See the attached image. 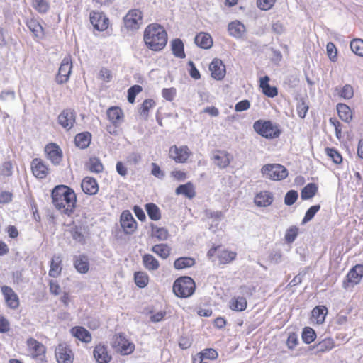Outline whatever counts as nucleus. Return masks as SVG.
<instances>
[{
	"instance_id": "45",
	"label": "nucleus",
	"mask_w": 363,
	"mask_h": 363,
	"mask_svg": "<svg viewBox=\"0 0 363 363\" xmlns=\"http://www.w3.org/2000/svg\"><path fill=\"white\" fill-rule=\"evenodd\" d=\"M316 334L315 330L310 328L306 327L302 332V340L306 344H310L315 340Z\"/></svg>"
},
{
	"instance_id": "22",
	"label": "nucleus",
	"mask_w": 363,
	"mask_h": 363,
	"mask_svg": "<svg viewBox=\"0 0 363 363\" xmlns=\"http://www.w3.org/2000/svg\"><path fill=\"white\" fill-rule=\"evenodd\" d=\"M107 116L114 125H120L123 120V111L117 106H112L107 110Z\"/></svg>"
},
{
	"instance_id": "41",
	"label": "nucleus",
	"mask_w": 363,
	"mask_h": 363,
	"mask_svg": "<svg viewBox=\"0 0 363 363\" xmlns=\"http://www.w3.org/2000/svg\"><path fill=\"white\" fill-rule=\"evenodd\" d=\"M152 251L162 259H166L170 254V249L166 244L155 245L152 247Z\"/></svg>"
},
{
	"instance_id": "62",
	"label": "nucleus",
	"mask_w": 363,
	"mask_h": 363,
	"mask_svg": "<svg viewBox=\"0 0 363 363\" xmlns=\"http://www.w3.org/2000/svg\"><path fill=\"white\" fill-rule=\"evenodd\" d=\"M276 0H257V6L264 11L269 10L274 5Z\"/></svg>"
},
{
	"instance_id": "39",
	"label": "nucleus",
	"mask_w": 363,
	"mask_h": 363,
	"mask_svg": "<svg viewBox=\"0 0 363 363\" xmlns=\"http://www.w3.org/2000/svg\"><path fill=\"white\" fill-rule=\"evenodd\" d=\"M318 191L316 184L310 183L307 184L301 192V197L303 200L309 199L315 196Z\"/></svg>"
},
{
	"instance_id": "12",
	"label": "nucleus",
	"mask_w": 363,
	"mask_h": 363,
	"mask_svg": "<svg viewBox=\"0 0 363 363\" xmlns=\"http://www.w3.org/2000/svg\"><path fill=\"white\" fill-rule=\"evenodd\" d=\"M55 357L58 363H72L73 353L65 343H60L55 349Z\"/></svg>"
},
{
	"instance_id": "35",
	"label": "nucleus",
	"mask_w": 363,
	"mask_h": 363,
	"mask_svg": "<svg viewBox=\"0 0 363 363\" xmlns=\"http://www.w3.org/2000/svg\"><path fill=\"white\" fill-rule=\"evenodd\" d=\"M195 264V259L192 257H179L174 261V266L177 269H183L191 267Z\"/></svg>"
},
{
	"instance_id": "43",
	"label": "nucleus",
	"mask_w": 363,
	"mask_h": 363,
	"mask_svg": "<svg viewBox=\"0 0 363 363\" xmlns=\"http://www.w3.org/2000/svg\"><path fill=\"white\" fill-rule=\"evenodd\" d=\"M146 211L148 216L153 220H158L161 218L159 208L154 203H147L146 205Z\"/></svg>"
},
{
	"instance_id": "38",
	"label": "nucleus",
	"mask_w": 363,
	"mask_h": 363,
	"mask_svg": "<svg viewBox=\"0 0 363 363\" xmlns=\"http://www.w3.org/2000/svg\"><path fill=\"white\" fill-rule=\"evenodd\" d=\"M247 307V300L242 296H238L231 300L230 308L233 311H242Z\"/></svg>"
},
{
	"instance_id": "44",
	"label": "nucleus",
	"mask_w": 363,
	"mask_h": 363,
	"mask_svg": "<svg viewBox=\"0 0 363 363\" xmlns=\"http://www.w3.org/2000/svg\"><path fill=\"white\" fill-rule=\"evenodd\" d=\"M27 26L35 37H41L43 35V28L37 21L30 19L27 22Z\"/></svg>"
},
{
	"instance_id": "60",
	"label": "nucleus",
	"mask_w": 363,
	"mask_h": 363,
	"mask_svg": "<svg viewBox=\"0 0 363 363\" xmlns=\"http://www.w3.org/2000/svg\"><path fill=\"white\" fill-rule=\"evenodd\" d=\"M326 49H327V53H328V56L329 57V59L333 61V62H335L336 60H337V48L335 47V45H334V43L330 42L327 44V46H326Z\"/></svg>"
},
{
	"instance_id": "47",
	"label": "nucleus",
	"mask_w": 363,
	"mask_h": 363,
	"mask_svg": "<svg viewBox=\"0 0 363 363\" xmlns=\"http://www.w3.org/2000/svg\"><path fill=\"white\" fill-rule=\"evenodd\" d=\"M350 48L357 55L363 57V40L354 39L350 42Z\"/></svg>"
},
{
	"instance_id": "53",
	"label": "nucleus",
	"mask_w": 363,
	"mask_h": 363,
	"mask_svg": "<svg viewBox=\"0 0 363 363\" xmlns=\"http://www.w3.org/2000/svg\"><path fill=\"white\" fill-rule=\"evenodd\" d=\"M33 6L40 13H45L50 7L47 0H33Z\"/></svg>"
},
{
	"instance_id": "59",
	"label": "nucleus",
	"mask_w": 363,
	"mask_h": 363,
	"mask_svg": "<svg viewBox=\"0 0 363 363\" xmlns=\"http://www.w3.org/2000/svg\"><path fill=\"white\" fill-rule=\"evenodd\" d=\"M142 91V88L139 85H135L128 90V100L133 104L135 101L136 94Z\"/></svg>"
},
{
	"instance_id": "32",
	"label": "nucleus",
	"mask_w": 363,
	"mask_h": 363,
	"mask_svg": "<svg viewBox=\"0 0 363 363\" xmlns=\"http://www.w3.org/2000/svg\"><path fill=\"white\" fill-rule=\"evenodd\" d=\"M228 31L230 35L235 38H240L245 31V28L240 22L234 21L229 23Z\"/></svg>"
},
{
	"instance_id": "4",
	"label": "nucleus",
	"mask_w": 363,
	"mask_h": 363,
	"mask_svg": "<svg viewBox=\"0 0 363 363\" xmlns=\"http://www.w3.org/2000/svg\"><path fill=\"white\" fill-rule=\"evenodd\" d=\"M253 128L258 134L266 138H276L281 133L278 126L269 121H257L254 123Z\"/></svg>"
},
{
	"instance_id": "40",
	"label": "nucleus",
	"mask_w": 363,
	"mask_h": 363,
	"mask_svg": "<svg viewBox=\"0 0 363 363\" xmlns=\"http://www.w3.org/2000/svg\"><path fill=\"white\" fill-rule=\"evenodd\" d=\"M216 164L220 168H225L230 164V158L228 154L225 152H219L213 157Z\"/></svg>"
},
{
	"instance_id": "6",
	"label": "nucleus",
	"mask_w": 363,
	"mask_h": 363,
	"mask_svg": "<svg viewBox=\"0 0 363 363\" xmlns=\"http://www.w3.org/2000/svg\"><path fill=\"white\" fill-rule=\"evenodd\" d=\"M125 27L131 30L139 29L143 24V14L139 9H132L123 17Z\"/></svg>"
},
{
	"instance_id": "23",
	"label": "nucleus",
	"mask_w": 363,
	"mask_h": 363,
	"mask_svg": "<svg viewBox=\"0 0 363 363\" xmlns=\"http://www.w3.org/2000/svg\"><path fill=\"white\" fill-rule=\"evenodd\" d=\"M94 356L99 363H108L111 357L108 354L105 346L99 345L94 350Z\"/></svg>"
},
{
	"instance_id": "3",
	"label": "nucleus",
	"mask_w": 363,
	"mask_h": 363,
	"mask_svg": "<svg viewBox=\"0 0 363 363\" xmlns=\"http://www.w3.org/2000/svg\"><path fill=\"white\" fill-rule=\"evenodd\" d=\"M195 286V283L191 277H183L174 281L173 291L178 297L187 298L194 294Z\"/></svg>"
},
{
	"instance_id": "27",
	"label": "nucleus",
	"mask_w": 363,
	"mask_h": 363,
	"mask_svg": "<svg viewBox=\"0 0 363 363\" xmlns=\"http://www.w3.org/2000/svg\"><path fill=\"white\" fill-rule=\"evenodd\" d=\"M177 195L182 194L189 199H192L195 196L196 192L194 185L191 182L179 186L175 191Z\"/></svg>"
},
{
	"instance_id": "58",
	"label": "nucleus",
	"mask_w": 363,
	"mask_h": 363,
	"mask_svg": "<svg viewBox=\"0 0 363 363\" xmlns=\"http://www.w3.org/2000/svg\"><path fill=\"white\" fill-rule=\"evenodd\" d=\"M298 199V192L295 190L289 191L284 198V203L287 206L293 205Z\"/></svg>"
},
{
	"instance_id": "26",
	"label": "nucleus",
	"mask_w": 363,
	"mask_h": 363,
	"mask_svg": "<svg viewBox=\"0 0 363 363\" xmlns=\"http://www.w3.org/2000/svg\"><path fill=\"white\" fill-rule=\"evenodd\" d=\"M269 78L265 76L260 79V87L262 89L263 93L269 97H274L277 95V89L274 86H271L269 84Z\"/></svg>"
},
{
	"instance_id": "10",
	"label": "nucleus",
	"mask_w": 363,
	"mask_h": 363,
	"mask_svg": "<svg viewBox=\"0 0 363 363\" xmlns=\"http://www.w3.org/2000/svg\"><path fill=\"white\" fill-rule=\"evenodd\" d=\"M191 155V152L186 145H182L180 147L172 145L169 148V157L177 163L186 162Z\"/></svg>"
},
{
	"instance_id": "11",
	"label": "nucleus",
	"mask_w": 363,
	"mask_h": 363,
	"mask_svg": "<svg viewBox=\"0 0 363 363\" xmlns=\"http://www.w3.org/2000/svg\"><path fill=\"white\" fill-rule=\"evenodd\" d=\"M76 119L75 112L69 108L63 110L58 116L57 121L58 123L66 130H70Z\"/></svg>"
},
{
	"instance_id": "18",
	"label": "nucleus",
	"mask_w": 363,
	"mask_h": 363,
	"mask_svg": "<svg viewBox=\"0 0 363 363\" xmlns=\"http://www.w3.org/2000/svg\"><path fill=\"white\" fill-rule=\"evenodd\" d=\"M211 76L217 80L222 79L225 75V67L220 59H214L209 65Z\"/></svg>"
},
{
	"instance_id": "48",
	"label": "nucleus",
	"mask_w": 363,
	"mask_h": 363,
	"mask_svg": "<svg viewBox=\"0 0 363 363\" xmlns=\"http://www.w3.org/2000/svg\"><path fill=\"white\" fill-rule=\"evenodd\" d=\"M218 257L220 264H227L235 259L236 253L232 251L223 250L220 252Z\"/></svg>"
},
{
	"instance_id": "31",
	"label": "nucleus",
	"mask_w": 363,
	"mask_h": 363,
	"mask_svg": "<svg viewBox=\"0 0 363 363\" xmlns=\"http://www.w3.org/2000/svg\"><path fill=\"white\" fill-rule=\"evenodd\" d=\"M91 135L89 133H79L75 136L74 143L80 149L86 148L91 142Z\"/></svg>"
},
{
	"instance_id": "9",
	"label": "nucleus",
	"mask_w": 363,
	"mask_h": 363,
	"mask_svg": "<svg viewBox=\"0 0 363 363\" xmlns=\"http://www.w3.org/2000/svg\"><path fill=\"white\" fill-rule=\"evenodd\" d=\"M72 69V62L69 56L65 57L61 62L58 73L56 76L57 84L66 83L69 79Z\"/></svg>"
},
{
	"instance_id": "5",
	"label": "nucleus",
	"mask_w": 363,
	"mask_h": 363,
	"mask_svg": "<svg viewBox=\"0 0 363 363\" xmlns=\"http://www.w3.org/2000/svg\"><path fill=\"white\" fill-rule=\"evenodd\" d=\"M261 172L266 178L279 181L285 179L288 176V170L279 164H269L262 167Z\"/></svg>"
},
{
	"instance_id": "51",
	"label": "nucleus",
	"mask_w": 363,
	"mask_h": 363,
	"mask_svg": "<svg viewBox=\"0 0 363 363\" xmlns=\"http://www.w3.org/2000/svg\"><path fill=\"white\" fill-rule=\"evenodd\" d=\"M13 173V164L11 161H5L0 165V177H9Z\"/></svg>"
},
{
	"instance_id": "15",
	"label": "nucleus",
	"mask_w": 363,
	"mask_h": 363,
	"mask_svg": "<svg viewBox=\"0 0 363 363\" xmlns=\"http://www.w3.org/2000/svg\"><path fill=\"white\" fill-rule=\"evenodd\" d=\"M45 152L48 159L50 160L53 164L57 165L62 161V152L60 147L55 143L47 145L45 148Z\"/></svg>"
},
{
	"instance_id": "28",
	"label": "nucleus",
	"mask_w": 363,
	"mask_h": 363,
	"mask_svg": "<svg viewBox=\"0 0 363 363\" xmlns=\"http://www.w3.org/2000/svg\"><path fill=\"white\" fill-rule=\"evenodd\" d=\"M337 111L340 119L346 123H350L352 119V114L350 108L345 104H338Z\"/></svg>"
},
{
	"instance_id": "20",
	"label": "nucleus",
	"mask_w": 363,
	"mask_h": 363,
	"mask_svg": "<svg viewBox=\"0 0 363 363\" xmlns=\"http://www.w3.org/2000/svg\"><path fill=\"white\" fill-rule=\"evenodd\" d=\"M273 201V194L267 191H260L255 197V204L260 207H267L272 203Z\"/></svg>"
},
{
	"instance_id": "8",
	"label": "nucleus",
	"mask_w": 363,
	"mask_h": 363,
	"mask_svg": "<svg viewBox=\"0 0 363 363\" xmlns=\"http://www.w3.org/2000/svg\"><path fill=\"white\" fill-rule=\"evenodd\" d=\"M28 351L30 357L40 361H43L45 357V347L40 342L33 337H30L26 341Z\"/></svg>"
},
{
	"instance_id": "63",
	"label": "nucleus",
	"mask_w": 363,
	"mask_h": 363,
	"mask_svg": "<svg viewBox=\"0 0 363 363\" xmlns=\"http://www.w3.org/2000/svg\"><path fill=\"white\" fill-rule=\"evenodd\" d=\"M15 99V92L13 91H4L0 94V100L12 102Z\"/></svg>"
},
{
	"instance_id": "2",
	"label": "nucleus",
	"mask_w": 363,
	"mask_h": 363,
	"mask_svg": "<svg viewBox=\"0 0 363 363\" xmlns=\"http://www.w3.org/2000/svg\"><path fill=\"white\" fill-rule=\"evenodd\" d=\"M143 38L147 48L154 51L162 50L167 43V32L157 23L148 25L145 29Z\"/></svg>"
},
{
	"instance_id": "36",
	"label": "nucleus",
	"mask_w": 363,
	"mask_h": 363,
	"mask_svg": "<svg viewBox=\"0 0 363 363\" xmlns=\"http://www.w3.org/2000/svg\"><path fill=\"white\" fill-rule=\"evenodd\" d=\"M143 262L145 267L150 271L156 270L159 268V262L150 254H146L143 257Z\"/></svg>"
},
{
	"instance_id": "55",
	"label": "nucleus",
	"mask_w": 363,
	"mask_h": 363,
	"mask_svg": "<svg viewBox=\"0 0 363 363\" xmlns=\"http://www.w3.org/2000/svg\"><path fill=\"white\" fill-rule=\"evenodd\" d=\"M155 105V102L152 99H146L143 101L141 107L140 115L145 118L148 116L149 110Z\"/></svg>"
},
{
	"instance_id": "33",
	"label": "nucleus",
	"mask_w": 363,
	"mask_h": 363,
	"mask_svg": "<svg viewBox=\"0 0 363 363\" xmlns=\"http://www.w3.org/2000/svg\"><path fill=\"white\" fill-rule=\"evenodd\" d=\"M61 258L58 255H55L50 263V269L49 271V275L52 277H57L62 271L61 267Z\"/></svg>"
},
{
	"instance_id": "54",
	"label": "nucleus",
	"mask_w": 363,
	"mask_h": 363,
	"mask_svg": "<svg viewBox=\"0 0 363 363\" xmlns=\"http://www.w3.org/2000/svg\"><path fill=\"white\" fill-rule=\"evenodd\" d=\"M89 166L90 171L96 173L101 172L104 169L102 164L96 157L90 158Z\"/></svg>"
},
{
	"instance_id": "61",
	"label": "nucleus",
	"mask_w": 363,
	"mask_h": 363,
	"mask_svg": "<svg viewBox=\"0 0 363 363\" xmlns=\"http://www.w3.org/2000/svg\"><path fill=\"white\" fill-rule=\"evenodd\" d=\"M296 110L298 116L301 118H305L308 110V106L303 101H300L297 104Z\"/></svg>"
},
{
	"instance_id": "16",
	"label": "nucleus",
	"mask_w": 363,
	"mask_h": 363,
	"mask_svg": "<svg viewBox=\"0 0 363 363\" xmlns=\"http://www.w3.org/2000/svg\"><path fill=\"white\" fill-rule=\"evenodd\" d=\"M1 291L5 298L6 303L8 307L11 309H16L19 306V299L18 295L8 286H2Z\"/></svg>"
},
{
	"instance_id": "57",
	"label": "nucleus",
	"mask_w": 363,
	"mask_h": 363,
	"mask_svg": "<svg viewBox=\"0 0 363 363\" xmlns=\"http://www.w3.org/2000/svg\"><path fill=\"white\" fill-rule=\"evenodd\" d=\"M327 155L332 159L335 164H340L342 161V155L333 148H326Z\"/></svg>"
},
{
	"instance_id": "24",
	"label": "nucleus",
	"mask_w": 363,
	"mask_h": 363,
	"mask_svg": "<svg viewBox=\"0 0 363 363\" xmlns=\"http://www.w3.org/2000/svg\"><path fill=\"white\" fill-rule=\"evenodd\" d=\"M195 43L203 49H208L213 45V40L208 33H200L194 38Z\"/></svg>"
},
{
	"instance_id": "14",
	"label": "nucleus",
	"mask_w": 363,
	"mask_h": 363,
	"mask_svg": "<svg viewBox=\"0 0 363 363\" xmlns=\"http://www.w3.org/2000/svg\"><path fill=\"white\" fill-rule=\"evenodd\" d=\"M121 226L126 234H132L137 228V223L128 211H124L120 219Z\"/></svg>"
},
{
	"instance_id": "37",
	"label": "nucleus",
	"mask_w": 363,
	"mask_h": 363,
	"mask_svg": "<svg viewBox=\"0 0 363 363\" xmlns=\"http://www.w3.org/2000/svg\"><path fill=\"white\" fill-rule=\"evenodd\" d=\"M172 52L177 57L184 58L185 53L184 51V44L182 40L177 38L172 41L171 43Z\"/></svg>"
},
{
	"instance_id": "25",
	"label": "nucleus",
	"mask_w": 363,
	"mask_h": 363,
	"mask_svg": "<svg viewBox=\"0 0 363 363\" xmlns=\"http://www.w3.org/2000/svg\"><path fill=\"white\" fill-rule=\"evenodd\" d=\"M73 336L84 342H90L91 336L89 332L83 327H74L71 330Z\"/></svg>"
},
{
	"instance_id": "50",
	"label": "nucleus",
	"mask_w": 363,
	"mask_h": 363,
	"mask_svg": "<svg viewBox=\"0 0 363 363\" xmlns=\"http://www.w3.org/2000/svg\"><path fill=\"white\" fill-rule=\"evenodd\" d=\"M298 233V228L296 226H291L287 229L284 239L287 243H292L296 238Z\"/></svg>"
},
{
	"instance_id": "17",
	"label": "nucleus",
	"mask_w": 363,
	"mask_h": 363,
	"mask_svg": "<svg viewBox=\"0 0 363 363\" xmlns=\"http://www.w3.org/2000/svg\"><path fill=\"white\" fill-rule=\"evenodd\" d=\"M363 277V265L357 264L354 266L347 276V283L344 282V286L345 288L349 287L350 285L351 286H353L356 284H357L362 277Z\"/></svg>"
},
{
	"instance_id": "56",
	"label": "nucleus",
	"mask_w": 363,
	"mask_h": 363,
	"mask_svg": "<svg viewBox=\"0 0 363 363\" xmlns=\"http://www.w3.org/2000/svg\"><path fill=\"white\" fill-rule=\"evenodd\" d=\"M320 205L312 206L306 213L305 216L302 220V224H305L312 220L315 213L320 210Z\"/></svg>"
},
{
	"instance_id": "30",
	"label": "nucleus",
	"mask_w": 363,
	"mask_h": 363,
	"mask_svg": "<svg viewBox=\"0 0 363 363\" xmlns=\"http://www.w3.org/2000/svg\"><path fill=\"white\" fill-rule=\"evenodd\" d=\"M328 309L324 306H318L315 307L312 311V318L318 324H322L325 319Z\"/></svg>"
},
{
	"instance_id": "34",
	"label": "nucleus",
	"mask_w": 363,
	"mask_h": 363,
	"mask_svg": "<svg viewBox=\"0 0 363 363\" xmlns=\"http://www.w3.org/2000/svg\"><path fill=\"white\" fill-rule=\"evenodd\" d=\"M218 356L216 350L212 348H208L199 352L195 357H194L193 363H196L198 359H216Z\"/></svg>"
},
{
	"instance_id": "21",
	"label": "nucleus",
	"mask_w": 363,
	"mask_h": 363,
	"mask_svg": "<svg viewBox=\"0 0 363 363\" xmlns=\"http://www.w3.org/2000/svg\"><path fill=\"white\" fill-rule=\"evenodd\" d=\"M82 191L89 195L96 194L99 191L98 184L94 178L85 177L81 184Z\"/></svg>"
},
{
	"instance_id": "49",
	"label": "nucleus",
	"mask_w": 363,
	"mask_h": 363,
	"mask_svg": "<svg viewBox=\"0 0 363 363\" xmlns=\"http://www.w3.org/2000/svg\"><path fill=\"white\" fill-rule=\"evenodd\" d=\"M152 236L159 240H165L168 238V231L164 228L152 226Z\"/></svg>"
},
{
	"instance_id": "52",
	"label": "nucleus",
	"mask_w": 363,
	"mask_h": 363,
	"mask_svg": "<svg viewBox=\"0 0 363 363\" xmlns=\"http://www.w3.org/2000/svg\"><path fill=\"white\" fill-rule=\"evenodd\" d=\"M338 94L344 99H350L354 96V90L350 84H345L339 91Z\"/></svg>"
},
{
	"instance_id": "64",
	"label": "nucleus",
	"mask_w": 363,
	"mask_h": 363,
	"mask_svg": "<svg viewBox=\"0 0 363 363\" xmlns=\"http://www.w3.org/2000/svg\"><path fill=\"white\" fill-rule=\"evenodd\" d=\"M250 103L248 100L245 99L238 102L235 106V110L237 112H241L249 109Z\"/></svg>"
},
{
	"instance_id": "46",
	"label": "nucleus",
	"mask_w": 363,
	"mask_h": 363,
	"mask_svg": "<svg viewBox=\"0 0 363 363\" xmlns=\"http://www.w3.org/2000/svg\"><path fill=\"white\" fill-rule=\"evenodd\" d=\"M134 279L135 284L140 288H143L148 284V276L144 272H135Z\"/></svg>"
},
{
	"instance_id": "19",
	"label": "nucleus",
	"mask_w": 363,
	"mask_h": 363,
	"mask_svg": "<svg viewBox=\"0 0 363 363\" xmlns=\"http://www.w3.org/2000/svg\"><path fill=\"white\" fill-rule=\"evenodd\" d=\"M31 169L33 175L39 179H44L49 172L47 165L40 159H33L31 162Z\"/></svg>"
},
{
	"instance_id": "42",
	"label": "nucleus",
	"mask_w": 363,
	"mask_h": 363,
	"mask_svg": "<svg viewBox=\"0 0 363 363\" xmlns=\"http://www.w3.org/2000/svg\"><path fill=\"white\" fill-rule=\"evenodd\" d=\"M334 341L332 338H325L315 345L317 352H324L329 351L334 347Z\"/></svg>"
},
{
	"instance_id": "7",
	"label": "nucleus",
	"mask_w": 363,
	"mask_h": 363,
	"mask_svg": "<svg viewBox=\"0 0 363 363\" xmlns=\"http://www.w3.org/2000/svg\"><path fill=\"white\" fill-rule=\"evenodd\" d=\"M111 345L117 352L123 355L131 354L135 350V345L121 334L115 335L113 337Z\"/></svg>"
},
{
	"instance_id": "29",
	"label": "nucleus",
	"mask_w": 363,
	"mask_h": 363,
	"mask_svg": "<svg viewBox=\"0 0 363 363\" xmlns=\"http://www.w3.org/2000/svg\"><path fill=\"white\" fill-rule=\"evenodd\" d=\"M74 265L79 273L85 274L89 271L88 258L84 255L75 257Z\"/></svg>"
},
{
	"instance_id": "13",
	"label": "nucleus",
	"mask_w": 363,
	"mask_h": 363,
	"mask_svg": "<svg viewBox=\"0 0 363 363\" xmlns=\"http://www.w3.org/2000/svg\"><path fill=\"white\" fill-rule=\"evenodd\" d=\"M89 18L95 29L104 31L108 28L109 20L103 13L92 11Z\"/></svg>"
},
{
	"instance_id": "1",
	"label": "nucleus",
	"mask_w": 363,
	"mask_h": 363,
	"mask_svg": "<svg viewBox=\"0 0 363 363\" xmlns=\"http://www.w3.org/2000/svg\"><path fill=\"white\" fill-rule=\"evenodd\" d=\"M52 203L62 213L69 215L73 212L77 198L74 191L65 185H59L52 191Z\"/></svg>"
}]
</instances>
